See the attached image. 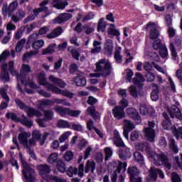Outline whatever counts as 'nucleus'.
Returning a JSON list of instances; mask_svg holds the SVG:
<instances>
[{
    "label": "nucleus",
    "instance_id": "obj_16",
    "mask_svg": "<svg viewBox=\"0 0 182 182\" xmlns=\"http://www.w3.org/2000/svg\"><path fill=\"white\" fill-rule=\"evenodd\" d=\"M31 137V133L29 132H21L18 135V140L20 143L23 144L26 149H29V147H32V145H29V141H28V139Z\"/></svg>",
    "mask_w": 182,
    "mask_h": 182
},
{
    "label": "nucleus",
    "instance_id": "obj_42",
    "mask_svg": "<svg viewBox=\"0 0 182 182\" xmlns=\"http://www.w3.org/2000/svg\"><path fill=\"white\" fill-rule=\"evenodd\" d=\"M113 43H111L110 42H107L105 45V55H111L113 51Z\"/></svg>",
    "mask_w": 182,
    "mask_h": 182
},
{
    "label": "nucleus",
    "instance_id": "obj_21",
    "mask_svg": "<svg viewBox=\"0 0 182 182\" xmlns=\"http://www.w3.org/2000/svg\"><path fill=\"white\" fill-rule=\"evenodd\" d=\"M73 81L76 86H85L87 85V79L85 76H81L80 75H77L73 77Z\"/></svg>",
    "mask_w": 182,
    "mask_h": 182
},
{
    "label": "nucleus",
    "instance_id": "obj_4",
    "mask_svg": "<svg viewBox=\"0 0 182 182\" xmlns=\"http://www.w3.org/2000/svg\"><path fill=\"white\" fill-rule=\"evenodd\" d=\"M20 160L23 166L22 173L24 176V178H26L28 182H35V171L23 160V157H22L21 154H20Z\"/></svg>",
    "mask_w": 182,
    "mask_h": 182
},
{
    "label": "nucleus",
    "instance_id": "obj_45",
    "mask_svg": "<svg viewBox=\"0 0 182 182\" xmlns=\"http://www.w3.org/2000/svg\"><path fill=\"white\" fill-rule=\"evenodd\" d=\"M0 80L3 82H11V77L8 71H2L0 74Z\"/></svg>",
    "mask_w": 182,
    "mask_h": 182
},
{
    "label": "nucleus",
    "instance_id": "obj_11",
    "mask_svg": "<svg viewBox=\"0 0 182 182\" xmlns=\"http://www.w3.org/2000/svg\"><path fill=\"white\" fill-rule=\"evenodd\" d=\"M127 173L128 175L129 176L131 182H143L142 178H136V176H138V175L140 173L136 166H129L128 168Z\"/></svg>",
    "mask_w": 182,
    "mask_h": 182
},
{
    "label": "nucleus",
    "instance_id": "obj_59",
    "mask_svg": "<svg viewBox=\"0 0 182 182\" xmlns=\"http://www.w3.org/2000/svg\"><path fill=\"white\" fill-rule=\"evenodd\" d=\"M129 92H130V95H132V96H133L134 97H138V91H137L136 86H134V85L130 86Z\"/></svg>",
    "mask_w": 182,
    "mask_h": 182
},
{
    "label": "nucleus",
    "instance_id": "obj_8",
    "mask_svg": "<svg viewBox=\"0 0 182 182\" xmlns=\"http://www.w3.org/2000/svg\"><path fill=\"white\" fill-rule=\"evenodd\" d=\"M48 4H49V0L43 1L40 4V8L35 9L33 11V15L27 17L25 19V21L26 22H29V21H33V19H35V17L38 16V15H39V14H41V12H46V11H48V7L46 6V5H48Z\"/></svg>",
    "mask_w": 182,
    "mask_h": 182
},
{
    "label": "nucleus",
    "instance_id": "obj_28",
    "mask_svg": "<svg viewBox=\"0 0 182 182\" xmlns=\"http://www.w3.org/2000/svg\"><path fill=\"white\" fill-rule=\"evenodd\" d=\"M153 111V107H147L146 105H140L139 106V112L141 114H152Z\"/></svg>",
    "mask_w": 182,
    "mask_h": 182
},
{
    "label": "nucleus",
    "instance_id": "obj_29",
    "mask_svg": "<svg viewBox=\"0 0 182 182\" xmlns=\"http://www.w3.org/2000/svg\"><path fill=\"white\" fill-rule=\"evenodd\" d=\"M91 169L92 173H94L95 169H96V164L95 162L92 161L90 162V161H87L85 166V173H88Z\"/></svg>",
    "mask_w": 182,
    "mask_h": 182
},
{
    "label": "nucleus",
    "instance_id": "obj_1",
    "mask_svg": "<svg viewBox=\"0 0 182 182\" xmlns=\"http://www.w3.org/2000/svg\"><path fill=\"white\" fill-rule=\"evenodd\" d=\"M97 72L100 73H95V77H107L112 73V65L110 62H106V59H100L95 63Z\"/></svg>",
    "mask_w": 182,
    "mask_h": 182
},
{
    "label": "nucleus",
    "instance_id": "obj_38",
    "mask_svg": "<svg viewBox=\"0 0 182 182\" xmlns=\"http://www.w3.org/2000/svg\"><path fill=\"white\" fill-rule=\"evenodd\" d=\"M121 50H122V48H117L114 52V58L115 59V61L117 63H122V56L121 55Z\"/></svg>",
    "mask_w": 182,
    "mask_h": 182
},
{
    "label": "nucleus",
    "instance_id": "obj_36",
    "mask_svg": "<svg viewBox=\"0 0 182 182\" xmlns=\"http://www.w3.org/2000/svg\"><path fill=\"white\" fill-rule=\"evenodd\" d=\"M55 112L58 113V114L61 115L63 117H65L68 113H69V109L68 108L62 107L60 106L55 107Z\"/></svg>",
    "mask_w": 182,
    "mask_h": 182
},
{
    "label": "nucleus",
    "instance_id": "obj_60",
    "mask_svg": "<svg viewBox=\"0 0 182 182\" xmlns=\"http://www.w3.org/2000/svg\"><path fill=\"white\" fill-rule=\"evenodd\" d=\"M98 99L95 97L94 96H88V99L87 100V103L92 106H95V103H97Z\"/></svg>",
    "mask_w": 182,
    "mask_h": 182
},
{
    "label": "nucleus",
    "instance_id": "obj_34",
    "mask_svg": "<svg viewBox=\"0 0 182 182\" xmlns=\"http://www.w3.org/2000/svg\"><path fill=\"white\" fill-rule=\"evenodd\" d=\"M52 105V100H41L38 101V107L39 110H43V106Z\"/></svg>",
    "mask_w": 182,
    "mask_h": 182
},
{
    "label": "nucleus",
    "instance_id": "obj_58",
    "mask_svg": "<svg viewBox=\"0 0 182 182\" xmlns=\"http://www.w3.org/2000/svg\"><path fill=\"white\" fill-rule=\"evenodd\" d=\"M71 55L75 60H79L80 53L77 49H71L70 50Z\"/></svg>",
    "mask_w": 182,
    "mask_h": 182
},
{
    "label": "nucleus",
    "instance_id": "obj_63",
    "mask_svg": "<svg viewBox=\"0 0 182 182\" xmlns=\"http://www.w3.org/2000/svg\"><path fill=\"white\" fill-rule=\"evenodd\" d=\"M50 28L49 26H43L39 29L38 35H46L49 32Z\"/></svg>",
    "mask_w": 182,
    "mask_h": 182
},
{
    "label": "nucleus",
    "instance_id": "obj_32",
    "mask_svg": "<svg viewBox=\"0 0 182 182\" xmlns=\"http://www.w3.org/2000/svg\"><path fill=\"white\" fill-rule=\"evenodd\" d=\"M106 26L107 25L105 23L104 18H100V19L98 21L97 26V32H105V31H106Z\"/></svg>",
    "mask_w": 182,
    "mask_h": 182
},
{
    "label": "nucleus",
    "instance_id": "obj_39",
    "mask_svg": "<svg viewBox=\"0 0 182 182\" xmlns=\"http://www.w3.org/2000/svg\"><path fill=\"white\" fill-rule=\"evenodd\" d=\"M101 42L99 41H94L93 46L94 48L91 50V53H99L100 52L102 48L100 46Z\"/></svg>",
    "mask_w": 182,
    "mask_h": 182
},
{
    "label": "nucleus",
    "instance_id": "obj_20",
    "mask_svg": "<svg viewBox=\"0 0 182 182\" xmlns=\"http://www.w3.org/2000/svg\"><path fill=\"white\" fill-rule=\"evenodd\" d=\"M26 16V13L22 9H19L16 11V14H14L11 16L12 21H14L15 23L19 22V21L23 19Z\"/></svg>",
    "mask_w": 182,
    "mask_h": 182
},
{
    "label": "nucleus",
    "instance_id": "obj_49",
    "mask_svg": "<svg viewBox=\"0 0 182 182\" xmlns=\"http://www.w3.org/2000/svg\"><path fill=\"white\" fill-rule=\"evenodd\" d=\"M161 43H162V41H161V39H158L157 38V39H156V41L153 42L154 49H155L156 50H159V52H161Z\"/></svg>",
    "mask_w": 182,
    "mask_h": 182
},
{
    "label": "nucleus",
    "instance_id": "obj_46",
    "mask_svg": "<svg viewBox=\"0 0 182 182\" xmlns=\"http://www.w3.org/2000/svg\"><path fill=\"white\" fill-rule=\"evenodd\" d=\"M59 157V155H58V154L56 153H53L51 154L48 159L47 161L48 163H49L50 164H53V163H56L58 161V159Z\"/></svg>",
    "mask_w": 182,
    "mask_h": 182
},
{
    "label": "nucleus",
    "instance_id": "obj_26",
    "mask_svg": "<svg viewBox=\"0 0 182 182\" xmlns=\"http://www.w3.org/2000/svg\"><path fill=\"white\" fill-rule=\"evenodd\" d=\"M68 19H69V14L65 13L59 15L57 18H54L53 23L60 24V23H63L64 22H66V21H68Z\"/></svg>",
    "mask_w": 182,
    "mask_h": 182
},
{
    "label": "nucleus",
    "instance_id": "obj_3",
    "mask_svg": "<svg viewBox=\"0 0 182 182\" xmlns=\"http://www.w3.org/2000/svg\"><path fill=\"white\" fill-rule=\"evenodd\" d=\"M15 103L16 104L17 107H19V109L27 113V116H28V117H33V116H36V117H41L42 113L39 110L26 105L25 102H23L22 100L16 99Z\"/></svg>",
    "mask_w": 182,
    "mask_h": 182
},
{
    "label": "nucleus",
    "instance_id": "obj_22",
    "mask_svg": "<svg viewBox=\"0 0 182 182\" xmlns=\"http://www.w3.org/2000/svg\"><path fill=\"white\" fill-rule=\"evenodd\" d=\"M171 116H176L177 119H182V113L179 107L173 105L170 109Z\"/></svg>",
    "mask_w": 182,
    "mask_h": 182
},
{
    "label": "nucleus",
    "instance_id": "obj_24",
    "mask_svg": "<svg viewBox=\"0 0 182 182\" xmlns=\"http://www.w3.org/2000/svg\"><path fill=\"white\" fill-rule=\"evenodd\" d=\"M53 5L56 9H65L68 6L67 0H53Z\"/></svg>",
    "mask_w": 182,
    "mask_h": 182
},
{
    "label": "nucleus",
    "instance_id": "obj_30",
    "mask_svg": "<svg viewBox=\"0 0 182 182\" xmlns=\"http://www.w3.org/2000/svg\"><path fill=\"white\" fill-rule=\"evenodd\" d=\"M49 80L54 83V85L59 86V87H65V86H66V84L62 80H59L58 78L55 77L53 75H50L49 77Z\"/></svg>",
    "mask_w": 182,
    "mask_h": 182
},
{
    "label": "nucleus",
    "instance_id": "obj_61",
    "mask_svg": "<svg viewBox=\"0 0 182 182\" xmlns=\"http://www.w3.org/2000/svg\"><path fill=\"white\" fill-rule=\"evenodd\" d=\"M79 67L77 63H71L70 65V73H76L78 72Z\"/></svg>",
    "mask_w": 182,
    "mask_h": 182
},
{
    "label": "nucleus",
    "instance_id": "obj_44",
    "mask_svg": "<svg viewBox=\"0 0 182 182\" xmlns=\"http://www.w3.org/2000/svg\"><path fill=\"white\" fill-rule=\"evenodd\" d=\"M134 158L139 164H144V158L140 152L136 151L134 153Z\"/></svg>",
    "mask_w": 182,
    "mask_h": 182
},
{
    "label": "nucleus",
    "instance_id": "obj_52",
    "mask_svg": "<svg viewBox=\"0 0 182 182\" xmlns=\"http://www.w3.org/2000/svg\"><path fill=\"white\" fill-rule=\"evenodd\" d=\"M70 129L77 130V132H82L83 128L82 125H80V124H75V122H70Z\"/></svg>",
    "mask_w": 182,
    "mask_h": 182
},
{
    "label": "nucleus",
    "instance_id": "obj_53",
    "mask_svg": "<svg viewBox=\"0 0 182 182\" xmlns=\"http://www.w3.org/2000/svg\"><path fill=\"white\" fill-rule=\"evenodd\" d=\"M57 168L60 171V173H65L66 170V167L65 166V163L63 161L59 160L57 161Z\"/></svg>",
    "mask_w": 182,
    "mask_h": 182
},
{
    "label": "nucleus",
    "instance_id": "obj_25",
    "mask_svg": "<svg viewBox=\"0 0 182 182\" xmlns=\"http://www.w3.org/2000/svg\"><path fill=\"white\" fill-rule=\"evenodd\" d=\"M38 170V173L40 174V176H42L43 177H45V176H46V174H49V173H50V167H49V166L48 165H39L37 167Z\"/></svg>",
    "mask_w": 182,
    "mask_h": 182
},
{
    "label": "nucleus",
    "instance_id": "obj_50",
    "mask_svg": "<svg viewBox=\"0 0 182 182\" xmlns=\"http://www.w3.org/2000/svg\"><path fill=\"white\" fill-rule=\"evenodd\" d=\"M18 9V1H13L10 3L9 6V14H12L13 12H15L16 9Z\"/></svg>",
    "mask_w": 182,
    "mask_h": 182
},
{
    "label": "nucleus",
    "instance_id": "obj_7",
    "mask_svg": "<svg viewBox=\"0 0 182 182\" xmlns=\"http://www.w3.org/2000/svg\"><path fill=\"white\" fill-rule=\"evenodd\" d=\"M31 72H32V70L29 65L22 64L20 73L23 79H21V82L24 86H27L28 83H29V73H31Z\"/></svg>",
    "mask_w": 182,
    "mask_h": 182
},
{
    "label": "nucleus",
    "instance_id": "obj_41",
    "mask_svg": "<svg viewBox=\"0 0 182 182\" xmlns=\"http://www.w3.org/2000/svg\"><path fill=\"white\" fill-rule=\"evenodd\" d=\"M26 43V39L22 38L19 41L17 42V44L16 46V52H22V50L23 49V46Z\"/></svg>",
    "mask_w": 182,
    "mask_h": 182
},
{
    "label": "nucleus",
    "instance_id": "obj_31",
    "mask_svg": "<svg viewBox=\"0 0 182 182\" xmlns=\"http://www.w3.org/2000/svg\"><path fill=\"white\" fill-rule=\"evenodd\" d=\"M157 175V169H150L149 175L146 178V182H154V181H156Z\"/></svg>",
    "mask_w": 182,
    "mask_h": 182
},
{
    "label": "nucleus",
    "instance_id": "obj_35",
    "mask_svg": "<svg viewBox=\"0 0 182 182\" xmlns=\"http://www.w3.org/2000/svg\"><path fill=\"white\" fill-rule=\"evenodd\" d=\"M155 89H153L152 92H151V99L152 100H158L159 99V86L156 84H154Z\"/></svg>",
    "mask_w": 182,
    "mask_h": 182
},
{
    "label": "nucleus",
    "instance_id": "obj_64",
    "mask_svg": "<svg viewBox=\"0 0 182 182\" xmlns=\"http://www.w3.org/2000/svg\"><path fill=\"white\" fill-rule=\"evenodd\" d=\"M171 181L172 182H181V178H180V176L178 173H173L171 176Z\"/></svg>",
    "mask_w": 182,
    "mask_h": 182
},
{
    "label": "nucleus",
    "instance_id": "obj_54",
    "mask_svg": "<svg viewBox=\"0 0 182 182\" xmlns=\"http://www.w3.org/2000/svg\"><path fill=\"white\" fill-rule=\"evenodd\" d=\"M173 134L176 139H178L179 138L182 139V127H179V128H175L173 130Z\"/></svg>",
    "mask_w": 182,
    "mask_h": 182
},
{
    "label": "nucleus",
    "instance_id": "obj_43",
    "mask_svg": "<svg viewBox=\"0 0 182 182\" xmlns=\"http://www.w3.org/2000/svg\"><path fill=\"white\" fill-rule=\"evenodd\" d=\"M56 48V44H51L46 49L42 50V55H48L49 53H53L55 52V48Z\"/></svg>",
    "mask_w": 182,
    "mask_h": 182
},
{
    "label": "nucleus",
    "instance_id": "obj_27",
    "mask_svg": "<svg viewBox=\"0 0 182 182\" xmlns=\"http://www.w3.org/2000/svg\"><path fill=\"white\" fill-rule=\"evenodd\" d=\"M144 80V76L140 72H136V73H135V77L132 79L134 85H138V86H140Z\"/></svg>",
    "mask_w": 182,
    "mask_h": 182
},
{
    "label": "nucleus",
    "instance_id": "obj_10",
    "mask_svg": "<svg viewBox=\"0 0 182 182\" xmlns=\"http://www.w3.org/2000/svg\"><path fill=\"white\" fill-rule=\"evenodd\" d=\"M146 31L150 29L149 31V38L152 39L154 41H156V39L160 36V32L159 29H157V26L154 22H149L146 24Z\"/></svg>",
    "mask_w": 182,
    "mask_h": 182
},
{
    "label": "nucleus",
    "instance_id": "obj_13",
    "mask_svg": "<svg viewBox=\"0 0 182 182\" xmlns=\"http://www.w3.org/2000/svg\"><path fill=\"white\" fill-rule=\"evenodd\" d=\"M118 155L122 161H127L132 156V153L130 152V149L127 148L126 145L125 146H122L121 149H119Z\"/></svg>",
    "mask_w": 182,
    "mask_h": 182
},
{
    "label": "nucleus",
    "instance_id": "obj_37",
    "mask_svg": "<svg viewBox=\"0 0 182 182\" xmlns=\"http://www.w3.org/2000/svg\"><path fill=\"white\" fill-rule=\"evenodd\" d=\"M111 26H113V28H108L107 29L109 36H120V32L117 29H114V23H111Z\"/></svg>",
    "mask_w": 182,
    "mask_h": 182
},
{
    "label": "nucleus",
    "instance_id": "obj_47",
    "mask_svg": "<svg viewBox=\"0 0 182 182\" xmlns=\"http://www.w3.org/2000/svg\"><path fill=\"white\" fill-rule=\"evenodd\" d=\"M21 123H22V124L26 127H32L33 124V122H32L31 119H28L25 116H23L22 119H21Z\"/></svg>",
    "mask_w": 182,
    "mask_h": 182
},
{
    "label": "nucleus",
    "instance_id": "obj_15",
    "mask_svg": "<svg viewBox=\"0 0 182 182\" xmlns=\"http://www.w3.org/2000/svg\"><path fill=\"white\" fill-rule=\"evenodd\" d=\"M113 143L119 149H122V146H125V144L124 141H122L120 134L117 129H114V136H113Z\"/></svg>",
    "mask_w": 182,
    "mask_h": 182
},
{
    "label": "nucleus",
    "instance_id": "obj_55",
    "mask_svg": "<svg viewBox=\"0 0 182 182\" xmlns=\"http://www.w3.org/2000/svg\"><path fill=\"white\" fill-rule=\"evenodd\" d=\"M43 114L46 120H52L53 117V112L52 110H44Z\"/></svg>",
    "mask_w": 182,
    "mask_h": 182
},
{
    "label": "nucleus",
    "instance_id": "obj_40",
    "mask_svg": "<svg viewBox=\"0 0 182 182\" xmlns=\"http://www.w3.org/2000/svg\"><path fill=\"white\" fill-rule=\"evenodd\" d=\"M159 55L162 58H166L168 56V48H166V45L163 44L162 41L161 46V52H159Z\"/></svg>",
    "mask_w": 182,
    "mask_h": 182
},
{
    "label": "nucleus",
    "instance_id": "obj_62",
    "mask_svg": "<svg viewBox=\"0 0 182 182\" xmlns=\"http://www.w3.org/2000/svg\"><path fill=\"white\" fill-rule=\"evenodd\" d=\"M105 161H107L109 159V158H111L112 155L113 154L111 148H105Z\"/></svg>",
    "mask_w": 182,
    "mask_h": 182
},
{
    "label": "nucleus",
    "instance_id": "obj_33",
    "mask_svg": "<svg viewBox=\"0 0 182 182\" xmlns=\"http://www.w3.org/2000/svg\"><path fill=\"white\" fill-rule=\"evenodd\" d=\"M8 88V85H4L0 88V95H1L2 99L6 100V102H9V97L6 95Z\"/></svg>",
    "mask_w": 182,
    "mask_h": 182
},
{
    "label": "nucleus",
    "instance_id": "obj_48",
    "mask_svg": "<svg viewBox=\"0 0 182 182\" xmlns=\"http://www.w3.org/2000/svg\"><path fill=\"white\" fill-rule=\"evenodd\" d=\"M170 50L172 59H173V60H176L178 55L176 47L174 46V43H170Z\"/></svg>",
    "mask_w": 182,
    "mask_h": 182
},
{
    "label": "nucleus",
    "instance_id": "obj_2",
    "mask_svg": "<svg viewBox=\"0 0 182 182\" xmlns=\"http://www.w3.org/2000/svg\"><path fill=\"white\" fill-rule=\"evenodd\" d=\"M38 80L42 86H46V87L48 90H51V92H53V93H57L59 95H63V96H69V91L68 90H62L58 87L48 82V80H46V77L45 75V73L43 72L41 73L38 76Z\"/></svg>",
    "mask_w": 182,
    "mask_h": 182
},
{
    "label": "nucleus",
    "instance_id": "obj_51",
    "mask_svg": "<svg viewBox=\"0 0 182 182\" xmlns=\"http://www.w3.org/2000/svg\"><path fill=\"white\" fill-rule=\"evenodd\" d=\"M165 25L168 29H171V27L173 26V19L171 15H166L165 16Z\"/></svg>",
    "mask_w": 182,
    "mask_h": 182
},
{
    "label": "nucleus",
    "instance_id": "obj_23",
    "mask_svg": "<svg viewBox=\"0 0 182 182\" xmlns=\"http://www.w3.org/2000/svg\"><path fill=\"white\" fill-rule=\"evenodd\" d=\"M9 72L11 73L12 76H16L17 79V89L18 92H20V93H24L23 90L21 87V85H19V82H21V79H23L22 75L21 74L19 75L18 71L16 70H14V68H13V70H10Z\"/></svg>",
    "mask_w": 182,
    "mask_h": 182
},
{
    "label": "nucleus",
    "instance_id": "obj_17",
    "mask_svg": "<svg viewBox=\"0 0 182 182\" xmlns=\"http://www.w3.org/2000/svg\"><path fill=\"white\" fill-rule=\"evenodd\" d=\"M112 114L114 117L118 119H123L126 116V113L124 112V108L122 106H115L112 109Z\"/></svg>",
    "mask_w": 182,
    "mask_h": 182
},
{
    "label": "nucleus",
    "instance_id": "obj_14",
    "mask_svg": "<svg viewBox=\"0 0 182 182\" xmlns=\"http://www.w3.org/2000/svg\"><path fill=\"white\" fill-rule=\"evenodd\" d=\"M127 113L129 117H132L134 120H136L137 123H141V117L135 107H128L127 109Z\"/></svg>",
    "mask_w": 182,
    "mask_h": 182
},
{
    "label": "nucleus",
    "instance_id": "obj_19",
    "mask_svg": "<svg viewBox=\"0 0 182 182\" xmlns=\"http://www.w3.org/2000/svg\"><path fill=\"white\" fill-rule=\"evenodd\" d=\"M63 32V29L62 27H57L54 28L50 33L46 36L48 39H55V38H58V36H60Z\"/></svg>",
    "mask_w": 182,
    "mask_h": 182
},
{
    "label": "nucleus",
    "instance_id": "obj_18",
    "mask_svg": "<svg viewBox=\"0 0 182 182\" xmlns=\"http://www.w3.org/2000/svg\"><path fill=\"white\" fill-rule=\"evenodd\" d=\"M144 134L147 141H149V142H154L155 136H156L155 129H151V128H150L149 125L148 128H145Z\"/></svg>",
    "mask_w": 182,
    "mask_h": 182
},
{
    "label": "nucleus",
    "instance_id": "obj_6",
    "mask_svg": "<svg viewBox=\"0 0 182 182\" xmlns=\"http://www.w3.org/2000/svg\"><path fill=\"white\" fill-rule=\"evenodd\" d=\"M38 33L31 34L27 41V44L31 45V47L34 50H39V49H41V48L45 46V40H38Z\"/></svg>",
    "mask_w": 182,
    "mask_h": 182
},
{
    "label": "nucleus",
    "instance_id": "obj_57",
    "mask_svg": "<svg viewBox=\"0 0 182 182\" xmlns=\"http://www.w3.org/2000/svg\"><path fill=\"white\" fill-rule=\"evenodd\" d=\"M95 16V14L94 12H88L82 20V22H87V21H91V19H94Z\"/></svg>",
    "mask_w": 182,
    "mask_h": 182
},
{
    "label": "nucleus",
    "instance_id": "obj_5",
    "mask_svg": "<svg viewBox=\"0 0 182 182\" xmlns=\"http://www.w3.org/2000/svg\"><path fill=\"white\" fill-rule=\"evenodd\" d=\"M33 137L28 141L29 146H36V142L38 141L41 146H43L45 141H46V139H48V136H49L48 132H45L43 136L41 137L42 134L40 131L35 130L33 132Z\"/></svg>",
    "mask_w": 182,
    "mask_h": 182
},
{
    "label": "nucleus",
    "instance_id": "obj_56",
    "mask_svg": "<svg viewBox=\"0 0 182 182\" xmlns=\"http://www.w3.org/2000/svg\"><path fill=\"white\" fill-rule=\"evenodd\" d=\"M58 127H60L62 129H66V127H69V122L60 119L57 122Z\"/></svg>",
    "mask_w": 182,
    "mask_h": 182
},
{
    "label": "nucleus",
    "instance_id": "obj_12",
    "mask_svg": "<svg viewBox=\"0 0 182 182\" xmlns=\"http://www.w3.org/2000/svg\"><path fill=\"white\" fill-rule=\"evenodd\" d=\"M127 168V162H121L120 161H118V165L116 171H114L111 176V181L112 182H117V173H120L122 169H123V171L125 172L126 168Z\"/></svg>",
    "mask_w": 182,
    "mask_h": 182
},
{
    "label": "nucleus",
    "instance_id": "obj_9",
    "mask_svg": "<svg viewBox=\"0 0 182 182\" xmlns=\"http://www.w3.org/2000/svg\"><path fill=\"white\" fill-rule=\"evenodd\" d=\"M156 165L161 166L164 165L165 169L170 171L171 169V162L168 159V156L166 154L162 153L158 156L157 161H155Z\"/></svg>",
    "mask_w": 182,
    "mask_h": 182
}]
</instances>
